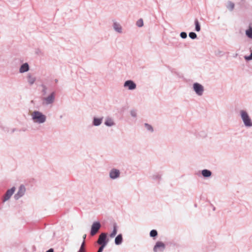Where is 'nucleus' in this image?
Wrapping results in <instances>:
<instances>
[{
    "label": "nucleus",
    "mask_w": 252,
    "mask_h": 252,
    "mask_svg": "<svg viewBox=\"0 0 252 252\" xmlns=\"http://www.w3.org/2000/svg\"><path fill=\"white\" fill-rule=\"evenodd\" d=\"M101 227V224L99 221H94L91 226L90 234L91 236L95 235Z\"/></svg>",
    "instance_id": "nucleus-7"
},
{
    "label": "nucleus",
    "mask_w": 252,
    "mask_h": 252,
    "mask_svg": "<svg viewBox=\"0 0 252 252\" xmlns=\"http://www.w3.org/2000/svg\"><path fill=\"white\" fill-rule=\"evenodd\" d=\"M46 252H54V251L52 249H50L48 250L47 251H46Z\"/></svg>",
    "instance_id": "nucleus-33"
},
{
    "label": "nucleus",
    "mask_w": 252,
    "mask_h": 252,
    "mask_svg": "<svg viewBox=\"0 0 252 252\" xmlns=\"http://www.w3.org/2000/svg\"><path fill=\"white\" fill-rule=\"evenodd\" d=\"M56 93L54 92H52L47 96L42 98V103L45 105H49L53 104L55 100Z\"/></svg>",
    "instance_id": "nucleus-4"
},
{
    "label": "nucleus",
    "mask_w": 252,
    "mask_h": 252,
    "mask_svg": "<svg viewBox=\"0 0 252 252\" xmlns=\"http://www.w3.org/2000/svg\"><path fill=\"white\" fill-rule=\"evenodd\" d=\"M15 189H16L15 187H13L11 188V189L7 190V191H6V193L4 194V195L3 196V197L2 199L3 202H5L10 199L11 197L14 194V193L15 191Z\"/></svg>",
    "instance_id": "nucleus-8"
},
{
    "label": "nucleus",
    "mask_w": 252,
    "mask_h": 252,
    "mask_svg": "<svg viewBox=\"0 0 252 252\" xmlns=\"http://www.w3.org/2000/svg\"><path fill=\"white\" fill-rule=\"evenodd\" d=\"M26 191V188L24 185H21L18 189L16 193L15 194L14 198L16 200L19 199L23 197L25 194Z\"/></svg>",
    "instance_id": "nucleus-6"
},
{
    "label": "nucleus",
    "mask_w": 252,
    "mask_h": 252,
    "mask_svg": "<svg viewBox=\"0 0 252 252\" xmlns=\"http://www.w3.org/2000/svg\"><path fill=\"white\" fill-rule=\"evenodd\" d=\"M117 225L116 224H115L113 225V230L110 234V237L111 238H114L117 234Z\"/></svg>",
    "instance_id": "nucleus-20"
},
{
    "label": "nucleus",
    "mask_w": 252,
    "mask_h": 252,
    "mask_svg": "<svg viewBox=\"0 0 252 252\" xmlns=\"http://www.w3.org/2000/svg\"><path fill=\"white\" fill-rule=\"evenodd\" d=\"M137 26L139 27H141L143 26V21L142 19H140L137 22Z\"/></svg>",
    "instance_id": "nucleus-27"
},
{
    "label": "nucleus",
    "mask_w": 252,
    "mask_h": 252,
    "mask_svg": "<svg viewBox=\"0 0 252 252\" xmlns=\"http://www.w3.org/2000/svg\"><path fill=\"white\" fill-rule=\"evenodd\" d=\"M201 174L204 178H209L212 175V172L208 169H203L201 171Z\"/></svg>",
    "instance_id": "nucleus-16"
},
{
    "label": "nucleus",
    "mask_w": 252,
    "mask_h": 252,
    "mask_svg": "<svg viewBox=\"0 0 252 252\" xmlns=\"http://www.w3.org/2000/svg\"><path fill=\"white\" fill-rule=\"evenodd\" d=\"M35 77L31 74H29L27 76L28 82L30 85H32L35 81Z\"/></svg>",
    "instance_id": "nucleus-18"
},
{
    "label": "nucleus",
    "mask_w": 252,
    "mask_h": 252,
    "mask_svg": "<svg viewBox=\"0 0 252 252\" xmlns=\"http://www.w3.org/2000/svg\"><path fill=\"white\" fill-rule=\"evenodd\" d=\"M246 35L249 38L252 39V28L250 27L246 31Z\"/></svg>",
    "instance_id": "nucleus-21"
},
{
    "label": "nucleus",
    "mask_w": 252,
    "mask_h": 252,
    "mask_svg": "<svg viewBox=\"0 0 252 252\" xmlns=\"http://www.w3.org/2000/svg\"><path fill=\"white\" fill-rule=\"evenodd\" d=\"M124 87L128 90L132 91L136 88V85L133 81L128 80L125 82Z\"/></svg>",
    "instance_id": "nucleus-10"
},
{
    "label": "nucleus",
    "mask_w": 252,
    "mask_h": 252,
    "mask_svg": "<svg viewBox=\"0 0 252 252\" xmlns=\"http://www.w3.org/2000/svg\"><path fill=\"white\" fill-rule=\"evenodd\" d=\"M130 114L132 117L135 118L137 117V111L134 109L131 110L130 111Z\"/></svg>",
    "instance_id": "nucleus-25"
},
{
    "label": "nucleus",
    "mask_w": 252,
    "mask_h": 252,
    "mask_svg": "<svg viewBox=\"0 0 252 252\" xmlns=\"http://www.w3.org/2000/svg\"><path fill=\"white\" fill-rule=\"evenodd\" d=\"M86 234H85V235L83 236V239H84V240H85V239H86Z\"/></svg>",
    "instance_id": "nucleus-35"
},
{
    "label": "nucleus",
    "mask_w": 252,
    "mask_h": 252,
    "mask_svg": "<svg viewBox=\"0 0 252 252\" xmlns=\"http://www.w3.org/2000/svg\"><path fill=\"white\" fill-rule=\"evenodd\" d=\"M104 125L107 127H113L116 126V124L113 117L107 116L105 118Z\"/></svg>",
    "instance_id": "nucleus-12"
},
{
    "label": "nucleus",
    "mask_w": 252,
    "mask_h": 252,
    "mask_svg": "<svg viewBox=\"0 0 252 252\" xmlns=\"http://www.w3.org/2000/svg\"><path fill=\"white\" fill-rule=\"evenodd\" d=\"M121 177V171L119 169L113 168L109 171V177L111 180H116Z\"/></svg>",
    "instance_id": "nucleus-5"
},
{
    "label": "nucleus",
    "mask_w": 252,
    "mask_h": 252,
    "mask_svg": "<svg viewBox=\"0 0 252 252\" xmlns=\"http://www.w3.org/2000/svg\"><path fill=\"white\" fill-rule=\"evenodd\" d=\"M104 247H104V246H101L99 247V249H98V250L97 252H102L103 251V249H104Z\"/></svg>",
    "instance_id": "nucleus-30"
},
{
    "label": "nucleus",
    "mask_w": 252,
    "mask_h": 252,
    "mask_svg": "<svg viewBox=\"0 0 252 252\" xmlns=\"http://www.w3.org/2000/svg\"><path fill=\"white\" fill-rule=\"evenodd\" d=\"M144 126L148 131L151 132H153L154 131V129L151 125L147 123H145L144 124Z\"/></svg>",
    "instance_id": "nucleus-22"
},
{
    "label": "nucleus",
    "mask_w": 252,
    "mask_h": 252,
    "mask_svg": "<svg viewBox=\"0 0 252 252\" xmlns=\"http://www.w3.org/2000/svg\"><path fill=\"white\" fill-rule=\"evenodd\" d=\"M192 89L198 96H202L205 91L204 86L197 82H195L192 84Z\"/></svg>",
    "instance_id": "nucleus-3"
},
{
    "label": "nucleus",
    "mask_w": 252,
    "mask_h": 252,
    "mask_svg": "<svg viewBox=\"0 0 252 252\" xmlns=\"http://www.w3.org/2000/svg\"><path fill=\"white\" fill-rule=\"evenodd\" d=\"M103 117L94 116L93 118L92 125L94 126H99L102 123Z\"/></svg>",
    "instance_id": "nucleus-14"
},
{
    "label": "nucleus",
    "mask_w": 252,
    "mask_h": 252,
    "mask_svg": "<svg viewBox=\"0 0 252 252\" xmlns=\"http://www.w3.org/2000/svg\"><path fill=\"white\" fill-rule=\"evenodd\" d=\"M180 36L183 39H185L187 37V34L186 32H182L180 33Z\"/></svg>",
    "instance_id": "nucleus-28"
},
{
    "label": "nucleus",
    "mask_w": 252,
    "mask_h": 252,
    "mask_svg": "<svg viewBox=\"0 0 252 252\" xmlns=\"http://www.w3.org/2000/svg\"><path fill=\"white\" fill-rule=\"evenodd\" d=\"M78 252H85V250L79 249Z\"/></svg>",
    "instance_id": "nucleus-34"
},
{
    "label": "nucleus",
    "mask_w": 252,
    "mask_h": 252,
    "mask_svg": "<svg viewBox=\"0 0 252 252\" xmlns=\"http://www.w3.org/2000/svg\"><path fill=\"white\" fill-rule=\"evenodd\" d=\"M106 238L107 234L105 233H102L99 236L97 240V243L101 246H104V247H105L107 243Z\"/></svg>",
    "instance_id": "nucleus-13"
},
{
    "label": "nucleus",
    "mask_w": 252,
    "mask_h": 252,
    "mask_svg": "<svg viewBox=\"0 0 252 252\" xmlns=\"http://www.w3.org/2000/svg\"><path fill=\"white\" fill-rule=\"evenodd\" d=\"M238 116L245 127L248 129L252 128V118L247 110L240 109Z\"/></svg>",
    "instance_id": "nucleus-1"
},
{
    "label": "nucleus",
    "mask_w": 252,
    "mask_h": 252,
    "mask_svg": "<svg viewBox=\"0 0 252 252\" xmlns=\"http://www.w3.org/2000/svg\"><path fill=\"white\" fill-rule=\"evenodd\" d=\"M226 6L229 11H232L234 8L235 4L233 2L228 1Z\"/></svg>",
    "instance_id": "nucleus-19"
},
{
    "label": "nucleus",
    "mask_w": 252,
    "mask_h": 252,
    "mask_svg": "<svg viewBox=\"0 0 252 252\" xmlns=\"http://www.w3.org/2000/svg\"><path fill=\"white\" fill-rule=\"evenodd\" d=\"M165 248V244L162 242L158 241L156 243L153 251L154 252H162Z\"/></svg>",
    "instance_id": "nucleus-11"
},
{
    "label": "nucleus",
    "mask_w": 252,
    "mask_h": 252,
    "mask_svg": "<svg viewBox=\"0 0 252 252\" xmlns=\"http://www.w3.org/2000/svg\"><path fill=\"white\" fill-rule=\"evenodd\" d=\"M112 27L114 31L117 33L119 34H122L123 33V28L119 22L116 21H113Z\"/></svg>",
    "instance_id": "nucleus-9"
},
{
    "label": "nucleus",
    "mask_w": 252,
    "mask_h": 252,
    "mask_svg": "<svg viewBox=\"0 0 252 252\" xmlns=\"http://www.w3.org/2000/svg\"><path fill=\"white\" fill-rule=\"evenodd\" d=\"M30 116L33 123L37 125L43 124L47 120V116L38 110H34L31 112Z\"/></svg>",
    "instance_id": "nucleus-2"
},
{
    "label": "nucleus",
    "mask_w": 252,
    "mask_h": 252,
    "mask_svg": "<svg viewBox=\"0 0 252 252\" xmlns=\"http://www.w3.org/2000/svg\"><path fill=\"white\" fill-rule=\"evenodd\" d=\"M84 247H85V242L83 241V242L81 244L80 249L85 250Z\"/></svg>",
    "instance_id": "nucleus-32"
},
{
    "label": "nucleus",
    "mask_w": 252,
    "mask_h": 252,
    "mask_svg": "<svg viewBox=\"0 0 252 252\" xmlns=\"http://www.w3.org/2000/svg\"><path fill=\"white\" fill-rule=\"evenodd\" d=\"M123 242V236L122 234H120L116 236L115 239V243L116 245H120Z\"/></svg>",
    "instance_id": "nucleus-17"
},
{
    "label": "nucleus",
    "mask_w": 252,
    "mask_h": 252,
    "mask_svg": "<svg viewBox=\"0 0 252 252\" xmlns=\"http://www.w3.org/2000/svg\"><path fill=\"white\" fill-rule=\"evenodd\" d=\"M194 24L195 26V30L196 32H199L200 31V25L198 21V20L196 19L194 21Z\"/></svg>",
    "instance_id": "nucleus-23"
},
{
    "label": "nucleus",
    "mask_w": 252,
    "mask_h": 252,
    "mask_svg": "<svg viewBox=\"0 0 252 252\" xmlns=\"http://www.w3.org/2000/svg\"><path fill=\"white\" fill-rule=\"evenodd\" d=\"M55 83H57L58 82V79H55Z\"/></svg>",
    "instance_id": "nucleus-36"
},
{
    "label": "nucleus",
    "mask_w": 252,
    "mask_h": 252,
    "mask_svg": "<svg viewBox=\"0 0 252 252\" xmlns=\"http://www.w3.org/2000/svg\"><path fill=\"white\" fill-rule=\"evenodd\" d=\"M244 58L246 60H247V61L252 60V52L251 53V54L250 56H245L244 57Z\"/></svg>",
    "instance_id": "nucleus-29"
},
{
    "label": "nucleus",
    "mask_w": 252,
    "mask_h": 252,
    "mask_svg": "<svg viewBox=\"0 0 252 252\" xmlns=\"http://www.w3.org/2000/svg\"><path fill=\"white\" fill-rule=\"evenodd\" d=\"M150 235L151 237H155L158 235V232L155 229L152 230L150 232Z\"/></svg>",
    "instance_id": "nucleus-24"
},
{
    "label": "nucleus",
    "mask_w": 252,
    "mask_h": 252,
    "mask_svg": "<svg viewBox=\"0 0 252 252\" xmlns=\"http://www.w3.org/2000/svg\"><path fill=\"white\" fill-rule=\"evenodd\" d=\"M153 178L155 179H159L160 178V176L159 175H156L153 176Z\"/></svg>",
    "instance_id": "nucleus-31"
},
{
    "label": "nucleus",
    "mask_w": 252,
    "mask_h": 252,
    "mask_svg": "<svg viewBox=\"0 0 252 252\" xmlns=\"http://www.w3.org/2000/svg\"><path fill=\"white\" fill-rule=\"evenodd\" d=\"M29 70V64L27 63H25L21 66V67L19 69V72L20 73H24V72L28 71Z\"/></svg>",
    "instance_id": "nucleus-15"
},
{
    "label": "nucleus",
    "mask_w": 252,
    "mask_h": 252,
    "mask_svg": "<svg viewBox=\"0 0 252 252\" xmlns=\"http://www.w3.org/2000/svg\"><path fill=\"white\" fill-rule=\"evenodd\" d=\"M189 36L192 39H195L197 37L196 34L195 32H189Z\"/></svg>",
    "instance_id": "nucleus-26"
}]
</instances>
